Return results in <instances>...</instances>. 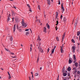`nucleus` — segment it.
I'll return each instance as SVG.
<instances>
[{"label": "nucleus", "instance_id": "c85d7f7f", "mask_svg": "<svg viewBox=\"0 0 80 80\" xmlns=\"http://www.w3.org/2000/svg\"><path fill=\"white\" fill-rule=\"evenodd\" d=\"M12 58H16V56H12Z\"/></svg>", "mask_w": 80, "mask_h": 80}, {"label": "nucleus", "instance_id": "1a4fd4ad", "mask_svg": "<svg viewBox=\"0 0 80 80\" xmlns=\"http://www.w3.org/2000/svg\"><path fill=\"white\" fill-rule=\"evenodd\" d=\"M77 23H78V20H77V19H76L75 20V22L74 24L75 26H77Z\"/></svg>", "mask_w": 80, "mask_h": 80}, {"label": "nucleus", "instance_id": "680f3d73", "mask_svg": "<svg viewBox=\"0 0 80 80\" xmlns=\"http://www.w3.org/2000/svg\"><path fill=\"white\" fill-rule=\"evenodd\" d=\"M72 5H73V2H72Z\"/></svg>", "mask_w": 80, "mask_h": 80}, {"label": "nucleus", "instance_id": "ddd939ff", "mask_svg": "<svg viewBox=\"0 0 80 80\" xmlns=\"http://www.w3.org/2000/svg\"><path fill=\"white\" fill-rule=\"evenodd\" d=\"M58 12H56V18H57L58 17Z\"/></svg>", "mask_w": 80, "mask_h": 80}, {"label": "nucleus", "instance_id": "0eeeda50", "mask_svg": "<svg viewBox=\"0 0 80 80\" xmlns=\"http://www.w3.org/2000/svg\"><path fill=\"white\" fill-rule=\"evenodd\" d=\"M16 29V25L14 24L13 27V32L15 31V29Z\"/></svg>", "mask_w": 80, "mask_h": 80}, {"label": "nucleus", "instance_id": "603ef678", "mask_svg": "<svg viewBox=\"0 0 80 80\" xmlns=\"http://www.w3.org/2000/svg\"><path fill=\"white\" fill-rule=\"evenodd\" d=\"M60 47L61 48H63V46H61Z\"/></svg>", "mask_w": 80, "mask_h": 80}, {"label": "nucleus", "instance_id": "dca6fc26", "mask_svg": "<svg viewBox=\"0 0 80 80\" xmlns=\"http://www.w3.org/2000/svg\"><path fill=\"white\" fill-rule=\"evenodd\" d=\"M80 32L78 31L77 32V35H78V36H79L80 35Z\"/></svg>", "mask_w": 80, "mask_h": 80}, {"label": "nucleus", "instance_id": "f8f14e48", "mask_svg": "<svg viewBox=\"0 0 80 80\" xmlns=\"http://www.w3.org/2000/svg\"><path fill=\"white\" fill-rule=\"evenodd\" d=\"M65 33H64L62 38V40H63V39L65 38Z\"/></svg>", "mask_w": 80, "mask_h": 80}, {"label": "nucleus", "instance_id": "2eb2a0df", "mask_svg": "<svg viewBox=\"0 0 80 80\" xmlns=\"http://www.w3.org/2000/svg\"><path fill=\"white\" fill-rule=\"evenodd\" d=\"M46 26L47 27H48V28L49 29L50 28V25L48 23H47L46 24Z\"/></svg>", "mask_w": 80, "mask_h": 80}, {"label": "nucleus", "instance_id": "39448f33", "mask_svg": "<svg viewBox=\"0 0 80 80\" xmlns=\"http://www.w3.org/2000/svg\"><path fill=\"white\" fill-rule=\"evenodd\" d=\"M55 48H56V46H55L54 48L52 49V50L51 52V53L52 54H53V52H54V50H55Z\"/></svg>", "mask_w": 80, "mask_h": 80}, {"label": "nucleus", "instance_id": "c9c22d12", "mask_svg": "<svg viewBox=\"0 0 80 80\" xmlns=\"http://www.w3.org/2000/svg\"><path fill=\"white\" fill-rule=\"evenodd\" d=\"M29 12H32V9H31V8H29Z\"/></svg>", "mask_w": 80, "mask_h": 80}, {"label": "nucleus", "instance_id": "f704fd0d", "mask_svg": "<svg viewBox=\"0 0 80 80\" xmlns=\"http://www.w3.org/2000/svg\"><path fill=\"white\" fill-rule=\"evenodd\" d=\"M27 5L29 8H30V5L29 4H28Z\"/></svg>", "mask_w": 80, "mask_h": 80}, {"label": "nucleus", "instance_id": "e433bc0d", "mask_svg": "<svg viewBox=\"0 0 80 80\" xmlns=\"http://www.w3.org/2000/svg\"><path fill=\"white\" fill-rule=\"evenodd\" d=\"M9 79H11V75L9 76Z\"/></svg>", "mask_w": 80, "mask_h": 80}, {"label": "nucleus", "instance_id": "bb28decb", "mask_svg": "<svg viewBox=\"0 0 80 80\" xmlns=\"http://www.w3.org/2000/svg\"><path fill=\"white\" fill-rule=\"evenodd\" d=\"M38 8L39 10H41V9H40V5H38Z\"/></svg>", "mask_w": 80, "mask_h": 80}, {"label": "nucleus", "instance_id": "de8ad7c7", "mask_svg": "<svg viewBox=\"0 0 80 80\" xmlns=\"http://www.w3.org/2000/svg\"><path fill=\"white\" fill-rule=\"evenodd\" d=\"M8 75H9V76L11 75H10V73L9 72H8Z\"/></svg>", "mask_w": 80, "mask_h": 80}, {"label": "nucleus", "instance_id": "4468645a", "mask_svg": "<svg viewBox=\"0 0 80 80\" xmlns=\"http://www.w3.org/2000/svg\"><path fill=\"white\" fill-rule=\"evenodd\" d=\"M67 19L65 17H64L63 18V21L64 22H66L67 21Z\"/></svg>", "mask_w": 80, "mask_h": 80}, {"label": "nucleus", "instance_id": "a211bd4d", "mask_svg": "<svg viewBox=\"0 0 80 80\" xmlns=\"http://www.w3.org/2000/svg\"><path fill=\"white\" fill-rule=\"evenodd\" d=\"M62 73H64L65 72V67L63 68L62 69Z\"/></svg>", "mask_w": 80, "mask_h": 80}, {"label": "nucleus", "instance_id": "412c9836", "mask_svg": "<svg viewBox=\"0 0 80 80\" xmlns=\"http://www.w3.org/2000/svg\"><path fill=\"white\" fill-rule=\"evenodd\" d=\"M75 66L76 67H78V63L77 62L75 63Z\"/></svg>", "mask_w": 80, "mask_h": 80}, {"label": "nucleus", "instance_id": "4be33fe9", "mask_svg": "<svg viewBox=\"0 0 80 80\" xmlns=\"http://www.w3.org/2000/svg\"><path fill=\"white\" fill-rule=\"evenodd\" d=\"M10 41H12V40H13V38H12V37H10Z\"/></svg>", "mask_w": 80, "mask_h": 80}, {"label": "nucleus", "instance_id": "79ce46f5", "mask_svg": "<svg viewBox=\"0 0 80 80\" xmlns=\"http://www.w3.org/2000/svg\"><path fill=\"white\" fill-rule=\"evenodd\" d=\"M70 73H68V77L70 76Z\"/></svg>", "mask_w": 80, "mask_h": 80}, {"label": "nucleus", "instance_id": "13d9d810", "mask_svg": "<svg viewBox=\"0 0 80 80\" xmlns=\"http://www.w3.org/2000/svg\"><path fill=\"white\" fill-rule=\"evenodd\" d=\"M13 19H14V18H12V22H13Z\"/></svg>", "mask_w": 80, "mask_h": 80}, {"label": "nucleus", "instance_id": "7ed1b4c3", "mask_svg": "<svg viewBox=\"0 0 80 80\" xmlns=\"http://www.w3.org/2000/svg\"><path fill=\"white\" fill-rule=\"evenodd\" d=\"M38 48L40 52H41L42 53H43V49H42L41 48H40V47H38Z\"/></svg>", "mask_w": 80, "mask_h": 80}, {"label": "nucleus", "instance_id": "774afa93", "mask_svg": "<svg viewBox=\"0 0 80 80\" xmlns=\"http://www.w3.org/2000/svg\"><path fill=\"white\" fill-rule=\"evenodd\" d=\"M57 80H59V79H58V78L57 79Z\"/></svg>", "mask_w": 80, "mask_h": 80}, {"label": "nucleus", "instance_id": "72a5a7b5", "mask_svg": "<svg viewBox=\"0 0 80 80\" xmlns=\"http://www.w3.org/2000/svg\"><path fill=\"white\" fill-rule=\"evenodd\" d=\"M39 61V58H38L37 59V63H38V62Z\"/></svg>", "mask_w": 80, "mask_h": 80}, {"label": "nucleus", "instance_id": "6e6552de", "mask_svg": "<svg viewBox=\"0 0 80 80\" xmlns=\"http://www.w3.org/2000/svg\"><path fill=\"white\" fill-rule=\"evenodd\" d=\"M43 32L45 33H47V28L45 27H44L43 28Z\"/></svg>", "mask_w": 80, "mask_h": 80}, {"label": "nucleus", "instance_id": "bf43d9fd", "mask_svg": "<svg viewBox=\"0 0 80 80\" xmlns=\"http://www.w3.org/2000/svg\"><path fill=\"white\" fill-rule=\"evenodd\" d=\"M40 69V70H42V67H41Z\"/></svg>", "mask_w": 80, "mask_h": 80}, {"label": "nucleus", "instance_id": "c03bdc74", "mask_svg": "<svg viewBox=\"0 0 80 80\" xmlns=\"http://www.w3.org/2000/svg\"><path fill=\"white\" fill-rule=\"evenodd\" d=\"M56 39L58 41V40H59V39H58V37H57L56 38Z\"/></svg>", "mask_w": 80, "mask_h": 80}, {"label": "nucleus", "instance_id": "20e7f679", "mask_svg": "<svg viewBox=\"0 0 80 80\" xmlns=\"http://www.w3.org/2000/svg\"><path fill=\"white\" fill-rule=\"evenodd\" d=\"M73 59L74 60V63H75V62H76V57H75V55H73Z\"/></svg>", "mask_w": 80, "mask_h": 80}, {"label": "nucleus", "instance_id": "4d7b16f0", "mask_svg": "<svg viewBox=\"0 0 80 80\" xmlns=\"http://www.w3.org/2000/svg\"><path fill=\"white\" fill-rule=\"evenodd\" d=\"M32 78H33V74H32Z\"/></svg>", "mask_w": 80, "mask_h": 80}, {"label": "nucleus", "instance_id": "0e129e2a", "mask_svg": "<svg viewBox=\"0 0 80 80\" xmlns=\"http://www.w3.org/2000/svg\"><path fill=\"white\" fill-rule=\"evenodd\" d=\"M21 46H22V47H23V45L22 44H21Z\"/></svg>", "mask_w": 80, "mask_h": 80}, {"label": "nucleus", "instance_id": "e2e57ef3", "mask_svg": "<svg viewBox=\"0 0 80 80\" xmlns=\"http://www.w3.org/2000/svg\"><path fill=\"white\" fill-rule=\"evenodd\" d=\"M1 69L2 70H3V69L2 68H1Z\"/></svg>", "mask_w": 80, "mask_h": 80}, {"label": "nucleus", "instance_id": "393cba45", "mask_svg": "<svg viewBox=\"0 0 80 80\" xmlns=\"http://www.w3.org/2000/svg\"><path fill=\"white\" fill-rule=\"evenodd\" d=\"M67 74H66V73H64L63 74V75L64 77H65V76H67Z\"/></svg>", "mask_w": 80, "mask_h": 80}, {"label": "nucleus", "instance_id": "f03ea898", "mask_svg": "<svg viewBox=\"0 0 80 80\" xmlns=\"http://www.w3.org/2000/svg\"><path fill=\"white\" fill-rule=\"evenodd\" d=\"M73 73V74H75L76 73H77V69H76V68H73L72 69Z\"/></svg>", "mask_w": 80, "mask_h": 80}, {"label": "nucleus", "instance_id": "338daca9", "mask_svg": "<svg viewBox=\"0 0 80 80\" xmlns=\"http://www.w3.org/2000/svg\"><path fill=\"white\" fill-rule=\"evenodd\" d=\"M79 40H80V36H79Z\"/></svg>", "mask_w": 80, "mask_h": 80}, {"label": "nucleus", "instance_id": "37998d69", "mask_svg": "<svg viewBox=\"0 0 80 80\" xmlns=\"http://www.w3.org/2000/svg\"><path fill=\"white\" fill-rule=\"evenodd\" d=\"M49 50H50V48H48V52H49Z\"/></svg>", "mask_w": 80, "mask_h": 80}, {"label": "nucleus", "instance_id": "58836bf2", "mask_svg": "<svg viewBox=\"0 0 80 80\" xmlns=\"http://www.w3.org/2000/svg\"><path fill=\"white\" fill-rule=\"evenodd\" d=\"M30 52H32V48H30Z\"/></svg>", "mask_w": 80, "mask_h": 80}, {"label": "nucleus", "instance_id": "6e6d98bb", "mask_svg": "<svg viewBox=\"0 0 80 80\" xmlns=\"http://www.w3.org/2000/svg\"><path fill=\"white\" fill-rule=\"evenodd\" d=\"M14 8H15V9H17V8H16V7H14Z\"/></svg>", "mask_w": 80, "mask_h": 80}, {"label": "nucleus", "instance_id": "9d476101", "mask_svg": "<svg viewBox=\"0 0 80 80\" xmlns=\"http://www.w3.org/2000/svg\"><path fill=\"white\" fill-rule=\"evenodd\" d=\"M48 4L49 5H50V0H47Z\"/></svg>", "mask_w": 80, "mask_h": 80}, {"label": "nucleus", "instance_id": "09e8293b", "mask_svg": "<svg viewBox=\"0 0 80 80\" xmlns=\"http://www.w3.org/2000/svg\"><path fill=\"white\" fill-rule=\"evenodd\" d=\"M5 49L6 50V51H7V52L8 51V49L5 48Z\"/></svg>", "mask_w": 80, "mask_h": 80}, {"label": "nucleus", "instance_id": "2f4dec72", "mask_svg": "<svg viewBox=\"0 0 80 80\" xmlns=\"http://www.w3.org/2000/svg\"><path fill=\"white\" fill-rule=\"evenodd\" d=\"M56 23L57 24H56V25H58V21H57Z\"/></svg>", "mask_w": 80, "mask_h": 80}, {"label": "nucleus", "instance_id": "6ab92c4d", "mask_svg": "<svg viewBox=\"0 0 80 80\" xmlns=\"http://www.w3.org/2000/svg\"><path fill=\"white\" fill-rule=\"evenodd\" d=\"M61 53H63V48H61Z\"/></svg>", "mask_w": 80, "mask_h": 80}, {"label": "nucleus", "instance_id": "3c124183", "mask_svg": "<svg viewBox=\"0 0 80 80\" xmlns=\"http://www.w3.org/2000/svg\"><path fill=\"white\" fill-rule=\"evenodd\" d=\"M30 48H32V44H30Z\"/></svg>", "mask_w": 80, "mask_h": 80}, {"label": "nucleus", "instance_id": "423d86ee", "mask_svg": "<svg viewBox=\"0 0 80 80\" xmlns=\"http://www.w3.org/2000/svg\"><path fill=\"white\" fill-rule=\"evenodd\" d=\"M61 6L62 10V12H63L65 11V9L64 8V7H63V4H62Z\"/></svg>", "mask_w": 80, "mask_h": 80}, {"label": "nucleus", "instance_id": "f3484780", "mask_svg": "<svg viewBox=\"0 0 80 80\" xmlns=\"http://www.w3.org/2000/svg\"><path fill=\"white\" fill-rule=\"evenodd\" d=\"M72 63V60L71 59H69V64H71Z\"/></svg>", "mask_w": 80, "mask_h": 80}, {"label": "nucleus", "instance_id": "69168bd1", "mask_svg": "<svg viewBox=\"0 0 80 80\" xmlns=\"http://www.w3.org/2000/svg\"><path fill=\"white\" fill-rule=\"evenodd\" d=\"M73 52L75 53V50H73Z\"/></svg>", "mask_w": 80, "mask_h": 80}, {"label": "nucleus", "instance_id": "a878e982", "mask_svg": "<svg viewBox=\"0 0 80 80\" xmlns=\"http://www.w3.org/2000/svg\"><path fill=\"white\" fill-rule=\"evenodd\" d=\"M35 76H38V73H36L35 74Z\"/></svg>", "mask_w": 80, "mask_h": 80}, {"label": "nucleus", "instance_id": "4c0bfd02", "mask_svg": "<svg viewBox=\"0 0 80 80\" xmlns=\"http://www.w3.org/2000/svg\"><path fill=\"white\" fill-rule=\"evenodd\" d=\"M29 31V29H26L25 30V32H27V31Z\"/></svg>", "mask_w": 80, "mask_h": 80}, {"label": "nucleus", "instance_id": "473e14b6", "mask_svg": "<svg viewBox=\"0 0 80 80\" xmlns=\"http://www.w3.org/2000/svg\"><path fill=\"white\" fill-rule=\"evenodd\" d=\"M12 16H13V17H14V16H15V13L14 12H12Z\"/></svg>", "mask_w": 80, "mask_h": 80}, {"label": "nucleus", "instance_id": "8fccbe9b", "mask_svg": "<svg viewBox=\"0 0 80 80\" xmlns=\"http://www.w3.org/2000/svg\"><path fill=\"white\" fill-rule=\"evenodd\" d=\"M62 17H63V16H62V15H61V18H60L61 19H62Z\"/></svg>", "mask_w": 80, "mask_h": 80}, {"label": "nucleus", "instance_id": "5701e85b", "mask_svg": "<svg viewBox=\"0 0 80 80\" xmlns=\"http://www.w3.org/2000/svg\"><path fill=\"white\" fill-rule=\"evenodd\" d=\"M7 21L8 22H9V21H10V17L9 16L8 17Z\"/></svg>", "mask_w": 80, "mask_h": 80}, {"label": "nucleus", "instance_id": "b1692460", "mask_svg": "<svg viewBox=\"0 0 80 80\" xmlns=\"http://www.w3.org/2000/svg\"><path fill=\"white\" fill-rule=\"evenodd\" d=\"M72 49H73V50H75V47L73 46L72 47Z\"/></svg>", "mask_w": 80, "mask_h": 80}, {"label": "nucleus", "instance_id": "5fc2aeb1", "mask_svg": "<svg viewBox=\"0 0 80 80\" xmlns=\"http://www.w3.org/2000/svg\"><path fill=\"white\" fill-rule=\"evenodd\" d=\"M30 30L31 31V33H32V29H30Z\"/></svg>", "mask_w": 80, "mask_h": 80}, {"label": "nucleus", "instance_id": "052dcab7", "mask_svg": "<svg viewBox=\"0 0 80 80\" xmlns=\"http://www.w3.org/2000/svg\"><path fill=\"white\" fill-rule=\"evenodd\" d=\"M31 74L33 75V72H31Z\"/></svg>", "mask_w": 80, "mask_h": 80}, {"label": "nucleus", "instance_id": "f257e3e1", "mask_svg": "<svg viewBox=\"0 0 80 80\" xmlns=\"http://www.w3.org/2000/svg\"><path fill=\"white\" fill-rule=\"evenodd\" d=\"M22 27H23V28H25V27H27V24H26V23H25L24 22V20L23 19L22 20Z\"/></svg>", "mask_w": 80, "mask_h": 80}, {"label": "nucleus", "instance_id": "a18cd8bd", "mask_svg": "<svg viewBox=\"0 0 80 80\" xmlns=\"http://www.w3.org/2000/svg\"><path fill=\"white\" fill-rule=\"evenodd\" d=\"M19 31L20 32H21L22 31V29H19Z\"/></svg>", "mask_w": 80, "mask_h": 80}, {"label": "nucleus", "instance_id": "9b49d317", "mask_svg": "<svg viewBox=\"0 0 80 80\" xmlns=\"http://www.w3.org/2000/svg\"><path fill=\"white\" fill-rule=\"evenodd\" d=\"M68 71L69 72H70L72 70V69L70 67H69L68 68Z\"/></svg>", "mask_w": 80, "mask_h": 80}, {"label": "nucleus", "instance_id": "aec40b11", "mask_svg": "<svg viewBox=\"0 0 80 80\" xmlns=\"http://www.w3.org/2000/svg\"><path fill=\"white\" fill-rule=\"evenodd\" d=\"M42 39H40V37H38L37 39V41L39 40V41H41Z\"/></svg>", "mask_w": 80, "mask_h": 80}, {"label": "nucleus", "instance_id": "864d4df0", "mask_svg": "<svg viewBox=\"0 0 80 80\" xmlns=\"http://www.w3.org/2000/svg\"><path fill=\"white\" fill-rule=\"evenodd\" d=\"M29 80H31V78H30V77H29Z\"/></svg>", "mask_w": 80, "mask_h": 80}, {"label": "nucleus", "instance_id": "c756f323", "mask_svg": "<svg viewBox=\"0 0 80 80\" xmlns=\"http://www.w3.org/2000/svg\"><path fill=\"white\" fill-rule=\"evenodd\" d=\"M29 34V32H26V35H28Z\"/></svg>", "mask_w": 80, "mask_h": 80}, {"label": "nucleus", "instance_id": "cd10ccee", "mask_svg": "<svg viewBox=\"0 0 80 80\" xmlns=\"http://www.w3.org/2000/svg\"><path fill=\"white\" fill-rule=\"evenodd\" d=\"M72 42H73V43H75V40H73V39H72Z\"/></svg>", "mask_w": 80, "mask_h": 80}, {"label": "nucleus", "instance_id": "a19ab883", "mask_svg": "<svg viewBox=\"0 0 80 80\" xmlns=\"http://www.w3.org/2000/svg\"><path fill=\"white\" fill-rule=\"evenodd\" d=\"M16 28L17 29H18V25H17Z\"/></svg>", "mask_w": 80, "mask_h": 80}, {"label": "nucleus", "instance_id": "ea45409f", "mask_svg": "<svg viewBox=\"0 0 80 80\" xmlns=\"http://www.w3.org/2000/svg\"><path fill=\"white\" fill-rule=\"evenodd\" d=\"M11 55H14V53H13V52H10V53Z\"/></svg>", "mask_w": 80, "mask_h": 80}, {"label": "nucleus", "instance_id": "49530a36", "mask_svg": "<svg viewBox=\"0 0 80 80\" xmlns=\"http://www.w3.org/2000/svg\"><path fill=\"white\" fill-rule=\"evenodd\" d=\"M58 5H60V0H59V3H58Z\"/></svg>", "mask_w": 80, "mask_h": 80}, {"label": "nucleus", "instance_id": "7c9ffc66", "mask_svg": "<svg viewBox=\"0 0 80 80\" xmlns=\"http://www.w3.org/2000/svg\"><path fill=\"white\" fill-rule=\"evenodd\" d=\"M78 74L79 75H80V72L79 71H78L77 72Z\"/></svg>", "mask_w": 80, "mask_h": 80}]
</instances>
